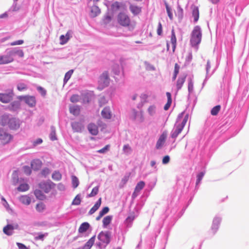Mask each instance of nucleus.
I'll return each mask as SVG.
<instances>
[{"mask_svg": "<svg viewBox=\"0 0 249 249\" xmlns=\"http://www.w3.org/2000/svg\"><path fill=\"white\" fill-rule=\"evenodd\" d=\"M191 9L192 10V14L194 18V20L196 22L198 21L199 17L198 7L195 5H192L191 7Z\"/></svg>", "mask_w": 249, "mask_h": 249, "instance_id": "nucleus-12", "label": "nucleus"}, {"mask_svg": "<svg viewBox=\"0 0 249 249\" xmlns=\"http://www.w3.org/2000/svg\"><path fill=\"white\" fill-rule=\"evenodd\" d=\"M170 157L168 156H165L162 159V163L163 164H167L169 162Z\"/></svg>", "mask_w": 249, "mask_h": 249, "instance_id": "nucleus-63", "label": "nucleus"}, {"mask_svg": "<svg viewBox=\"0 0 249 249\" xmlns=\"http://www.w3.org/2000/svg\"><path fill=\"white\" fill-rule=\"evenodd\" d=\"M117 21L120 26L127 27L130 31L133 30L136 25V22L131 20L128 15L123 12H121L117 15Z\"/></svg>", "mask_w": 249, "mask_h": 249, "instance_id": "nucleus-1", "label": "nucleus"}, {"mask_svg": "<svg viewBox=\"0 0 249 249\" xmlns=\"http://www.w3.org/2000/svg\"><path fill=\"white\" fill-rule=\"evenodd\" d=\"M42 142V140L40 138H38L36 141H34L33 144L34 146H36L37 144H40Z\"/></svg>", "mask_w": 249, "mask_h": 249, "instance_id": "nucleus-61", "label": "nucleus"}, {"mask_svg": "<svg viewBox=\"0 0 249 249\" xmlns=\"http://www.w3.org/2000/svg\"><path fill=\"white\" fill-rule=\"evenodd\" d=\"M179 69L180 67L178 63H176L175 64L174 73L172 77L173 81L175 80L177 78V75L179 73Z\"/></svg>", "mask_w": 249, "mask_h": 249, "instance_id": "nucleus-36", "label": "nucleus"}, {"mask_svg": "<svg viewBox=\"0 0 249 249\" xmlns=\"http://www.w3.org/2000/svg\"><path fill=\"white\" fill-rule=\"evenodd\" d=\"M134 219L135 215L134 213H132L127 217L125 221L126 223L131 224Z\"/></svg>", "mask_w": 249, "mask_h": 249, "instance_id": "nucleus-53", "label": "nucleus"}, {"mask_svg": "<svg viewBox=\"0 0 249 249\" xmlns=\"http://www.w3.org/2000/svg\"><path fill=\"white\" fill-rule=\"evenodd\" d=\"M34 194L38 199L43 200L46 198L45 195L39 190L36 189L35 190Z\"/></svg>", "mask_w": 249, "mask_h": 249, "instance_id": "nucleus-29", "label": "nucleus"}, {"mask_svg": "<svg viewBox=\"0 0 249 249\" xmlns=\"http://www.w3.org/2000/svg\"><path fill=\"white\" fill-rule=\"evenodd\" d=\"M98 83L99 87L98 88L100 90L108 85L109 83V78L107 71H104L101 75L98 80Z\"/></svg>", "mask_w": 249, "mask_h": 249, "instance_id": "nucleus-5", "label": "nucleus"}, {"mask_svg": "<svg viewBox=\"0 0 249 249\" xmlns=\"http://www.w3.org/2000/svg\"><path fill=\"white\" fill-rule=\"evenodd\" d=\"M14 96L13 90L8 89L5 92L0 93V102L4 104L9 103L12 101Z\"/></svg>", "mask_w": 249, "mask_h": 249, "instance_id": "nucleus-3", "label": "nucleus"}, {"mask_svg": "<svg viewBox=\"0 0 249 249\" xmlns=\"http://www.w3.org/2000/svg\"><path fill=\"white\" fill-rule=\"evenodd\" d=\"M221 109V106L220 105H217L213 107L211 111V113L213 116L217 115Z\"/></svg>", "mask_w": 249, "mask_h": 249, "instance_id": "nucleus-40", "label": "nucleus"}, {"mask_svg": "<svg viewBox=\"0 0 249 249\" xmlns=\"http://www.w3.org/2000/svg\"><path fill=\"white\" fill-rule=\"evenodd\" d=\"M129 8L131 13L134 16L138 15L142 12V7L134 4H130Z\"/></svg>", "mask_w": 249, "mask_h": 249, "instance_id": "nucleus-14", "label": "nucleus"}, {"mask_svg": "<svg viewBox=\"0 0 249 249\" xmlns=\"http://www.w3.org/2000/svg\"><path fill=\"white\" fill-rule=\"evenodd\" d=\"M167 136V133L166 131H164L161 135L160 136L157 143H156V148L160 149L161 148L163 144H164L166 138Z\"/></svg>", "mask_w": 249, "mask_h": 249, "instance_id": "nucleus-11", "label": "nucleus"}, {"mask_svg": "<svg viewBox=\"0 0 249 249\" xmlns=\"http://www.w3.org/2000/svg\"><path fill=\"white\" fill-rule=\"evenodd\" d=\"M162 27L161 23L159 22L158 24V27L157 29V34L158 35L160 36L162 34Z\"/></svg>", "mask_w": 249, "mask_h": 249, "instance_id": "nucleus-57", "label": "nucleus"}, {"mask_svg": "<svg viewBox=\"0 0 249 249\" xmlns=\"http://www.w3.org/2000/svg\"><path fill=\"white\" fill-rule=\"evenodd\" d=\"M55 184L52 182H43L39 184V187L45 193H48L54 188Z\"/></svg>", "mask_w": 249, "mask_h": 249, "instance_id": "nucleus-10", "label": "nucleus"}, {"mask_svg": "<svg viewBox=\"0 0 249 249\" xmlns=\"http://www.w3.org/2000/svg\"><path fill=\"white\" fill-rule=\"evenodd\" d=\"M73 72V70H71L69 71L65 75L64 79V83H67V81L70 79L72 74Z\"/></svg>", "mask_w": 249, "mask_h": 249, "instance_id": "nucleus-42", "label": "nucleus"}, {"mask_svg": "<svg viewBox=\"0 0 249 249\" xmlns=\"http://www.w3.org/2000/svg\"><path fill=\"white\" fill-rule=\"evenodd\" d=\"M103 117L106 119H110L111 118V112L108 107H105L101 112Z\"/></svg>", "mask_w": 249, "mask_h": 249, "instance_id": "nucleus-30", "label": "nucleus"}, {"mask_svg": "<svg viewBox=\"0 0 249 249\" xmlns=\"http://www.w3.org/2000/svg\"><path fill=\"white\" fill-rule=\"evenodd\" d=\"M20 201L24 204L29 205L31 202L30 198L27 196H21L19 198Z\"/></svg>", "mask_w": 249, "mask_h": 249, "instance_id": "nucleus-35", "label": "nucleus"}, {"mask_svg": "<svg viewBox=\"0 0 249 249\" xmlns=\"http://www.w3.org/2000/svg\"><path fill=\"white\" fill-rule=\"evenodd\" d=\"M144 186L145 183L144 181H141L139 182L135 187L134 191L132 194V197L134 198L136 197L137 196L138 194L143 188Z\"/></svg>", "mask_w": 249, "mask_h": 249, "instance_id": "nucleus-13", "label": "nucleus"}, {"mask_svg": "<svg viewBox=\"0 0 249 249\" xmlns=\"http://www.w3.org/2000/svg\"><path fill=\"white\" fill-rule=\"evenodd\" d=\"M166 94V96L167 97V102L164 107V109L165 110H167L171 106V105L172 102V100L171 94L170 92H167Z\"/></svg>", "mask_w": 249, "mask_h": 249, "instance_id": "nucleus-27", "label": "nucleus"}, {"mask_svg": "<svg viewBox=\"0 0 249 249\" xmlns=\"http://www.w3.org/2000/svg\"><path fill=\"white\" fill-rule=\"evenodd\" d=\"M81 198L79 195H77L72 202V204L74 205H78L81 203Z\"/></svg>", "mask_w": 249, "mask_h": 249, "instance_id": "nucleus-46", "label": "nucleus"}, {"mask_svg": "<svg viewBox=\"0 0 249 249\" xmlns=\"http://www.w3.org/2000/svg\"><path fill=\"white\" fill-rule=\"evenodd\" d=\"M109 211V208L107 207H104L100 212L101 214L104 215L107 213Z\"/></svg>", "mask_w": 249, "mask_h": 249, "instance_id": "nucleus-62", "label": "nucleus"}, {"mask_svg": "<svg viewBox=\"0 0 249 249\" xmlns=\"http://www.w3.org/2000/svg\"><path fill=\"white\" fill-rule=\"evenodd\" d=\"M71 126H72V129L75 132H80L82 130V125L78 122H73L71 124Z\"/></svg>", "mask_w": 249, "mask_h": 249, "instance_id": "nucleus-32", "label": "nucleus"}, {"mask_svg": "<svg viewBox=\"0 0 249 249\" xmlns=\"http://www.w3.org/2000/svg\"><path fill=\"white\" fill-rule=\"evenodd\" d=\"M10 53L12 57L15 54H17L20 57H22L24 56V53L23 51L21 50H12L10 51Z\"/></svg>", "mask_w": 249, "mask_h": 249, "instance_id": "nucleus-34", "label": "nucleus"}, {"mask_svg": "<svg viewBox=\"0 0 249 249\" xmlns=\"http://www.w3.org/2000/svg\"><path fill=\"white\" fill-rule=\"evenodd\" d=\"M147 110H148L149 114L150 115L153 116L156 113V107L155 105L150 106L148 108Z\"/></svg>", "mask_w": 249, "mask_h": 249, "instance_id": "nucleus-44", "label": "nucleus"}, {"mask_svg": "<svg viewBox=\"0 0 249 249\" xmlns=\"http://www.w3.org/2000/svg\"><path fill=\"white\" fill-rule=\"evenodd\" d=\"M124 5L121 2L118 1H115L111 5V8L113 11H118L122 8H123Z\"/></svg>", "mask_w": 249, "mask_h": 249, "instance_id": "nucleus-26", "label": "nucleus"}, {"mask_svg": "<svg viewBox=\"0 0 249 249\" xmlns=\"http://www.w3.org/2000/svg\"><path fill=\"white\" fill-rule=\"evenodd\" d=\"M100 13V9L99 8L96 6L93 5L91 8L90 16L92 17H95Z\"/></svg>", "mask_w": 249, "mask_h": 249, "instance_id": "nucleus-24", "label": "nucleus"}, {"mask_svg": "<svg viewBox=\"0 0 249 249\" xmlns=\"http://www.w3.org/2000/svg\"><path fill=\"white\" fill-rule=\"evenodd\" d=\"M61 177V174L58 172H55L52 175V178L55 180H59Z\"/></svg>", "mask_w": 249, "mask_h": 249, "instance_id": "nucleus-48", "label": "nucleus"}, {"mask_svg": "<svg viewBox=\"0 0 249 249\" xmlns=\"http://www.w3.org/2000/svg\"><path fill=\"white\" fill-rule=\"evenodd\" d=\"M113 18V16L107 15L105 16L104 21L105 23H108Z\"/></svg>", "mask_w": 249, "mask_h": 249, "instance_id": "nucleus-55", "label": "nucleus"}, {"mask_svg": "<svg viewBox=\"0 0 249 249\" xmlns=\"http://www.w3.org/2000/svg\"><path fill=\"white\" fill-rule=\"evenodd\" d=\"M70 112L74 115H77L80 112V108L77 106H71L70 107Z\"/></svg>", "mask_w": 249, "mask_h": 249, "instance_id": "nucleus-33", "label": "nucleus"}, {"mask_svg": "<svg viewBox=\"0 0 249 249\" xmlns=\"http://www.w3.org/2000/svg\"><path fill=\"white\" fill-rule=\"evenodd\" d=\"M79 100V96L77 95H73L71 98V101L72 103H75Z\"/></svg>", "mask_w": 249, "mask_h": 249, "instance_id": "nucleus-59", "label": "nucleus"}, {"mask_svg": "<svg viewBox=\"0 0 249 249\" xmlns=\"http://www.w3.org/2000/svg\"><path fill=\"white\" fill-rule=\"evenodd\" d=\"M95 236H93L92 237H91L82 249H90L91 247L94 244V243L95 242Z\"/></svg>", "mask_w": 249, "mask_h": 249, "instance_id": "nucleus-23", "label": "nucleus"}, {"mask_svg": "<svg viewBox=\"0 0 249 249\" xmlns=\"http://www.w3.org/2000/svg\"><path fill=\"white\" fill-rule=\"evenodd\" d=\"M70 36L69 32H67L66 36L61 35L60 36V44L63 45L66 43L70 39Z\"/></svg>", "mask_w": 249, "mask_h": 249, "instance_id": "nucleus-31", "label": "nucleus"}, {"mask_svg": "<svg viewBox=\"0 0 249 249\" xmlns=\"http://www.w3.org/2000/svg\"><path fill=\"white\" fill-rule=\"evenodd\" d=\"M24 41L23 40H18L16 41H14L13 42H11L10 43L11 46H15V45H21L23 43Z\"/></svg>", "mask_w": 249, "mask_h": 249, "instance_id": "nucleus-58", "label": "nucleus"}, {"mask_svg": "<svg viewBox=\"0 0 249 249\" xmlns=\"http://www.w3.org/2000/svg\"><path fill=\"white\" fill-rule=\"evenodd\" d=\"M165 7L166 9V11L168 14V16L169 18L171 20H172L173 19V14L171 12V8L170 7V6L168 5V4L167 3H165Z\"/></svg>", "mask_w": 249, "mask_h": 249, "instance_id": "nucleus-43", "label": "nucleus"}, {"mask_svg": "<svg viewBox=\"0 0 249 249\" xmlns=\"http://www.w3.org/2000/svg\"><path fill=\"white\" fill-rule=\"evenodd\" d=\"M123 150L125 153H129L132 150L131 148L128 144L124 145Z\"/></svg>", "mask_w": 249, "mask_h": 249, "instance_id": "nucleus-54", "label": "nucleus"}, {"mask_svg": "<svg viewBox=\"0 0 249 249\" xmlns=\"http://www.w3.org/2000/svg\"><path fill=\"white\" fill-rule=\"evenodd\" d=\"M98 238L102 243L108 244L110 241V233L109 231H102L99 234Z\"/></svg>", "mask_w": 249, "mask_h": 249, "instance_id": "nucleus-8", "label": "nucleus"}, {"mask_svg": "<svg viewBox=\"0 0 249 249\" xmlns=\"http://www.w3.org/2000/svg\"><path fill=\"white\" fill-rule=\"evenodd\" d=\"M14 60L13 57L11 55L10 51L4 55H0V65H4L11 63Z\"/></svg>", "mask_w": 249, "mask_h": 249, "instance_id": "nucleus-9", "label": "nucleus"}, {"mask_svg": "<svg viewBox=\"0 0 249 249\" xmlns=\"http://www.w3.org/2000/svg\"><path fill=\"white\" fill-rule=\"evenodd\" d=\"M98 191H99V187L98 186H96V187H94L92 189L91 192L88 195V196L89 197H93V196H96L98 194Z\"/></svg>", "mask_w": 249, "mask_h": 249, "instance_id": "nucleus-47", "label": "nucleus"}, {"mask_svg": "<svg viewBox=\"0 0 249 249\" xmlns=\"http://www.w3.org/2000/svg\"><path fill=\"white\" fill-rule=\"evenodd\" d=\"M36 208L38 212H41L45 209V205L43 203L41 202L37 204Z\"/></svg>", "mask_w": 249, "mask_h": 249, "instance_id": "nucleus-49", "label": "nucleus"}, {"mask_svg": "<svg viewBox=\"0 0 249 249\" xmlns=\"http://www.w3.org/2000/svg\"><path fill=\"white\" fill-rule=\"evenodd\" d=\"M17 89L19 91H22L27 89V86L24 83H19L17 86Z\"/></svg>", "mask_w": 249, "mask_h": 249, "instance_id": "nucleus-51", "label": "nucleus"}, {"mask_svg": "<svg viewBox=\"0 0 249 249\" xmlns=\"http://www.w3.org/2000/svg\"><path fill=\"white\" fill-rule=\"evenodd\" d=\"M204 174H205L204 172H201L199 173L197 175V179H196V185H198L200 182V181H201L202 178H203V177L204 176Z\"/></svg>", "mask_w": 249, "mask_h": 249, "instance_id": "nucleus-50", "label": "nucleus"}, {"mask_svg": "<svg viewBox=\"0 0 249 249\" xmlns=\"http://www.w3.org/2000/svg\"><path fill=\"white\" fill-rule=\"evenodd\" d=\"M202 31L199 26H196L191 34L190 43L192 46H197L201 41Z\"/></svg>", "mask_w": 249, "mask_h": 249, "instance_id": "nucleus-2", "label": "nucleus"}, {"mask_svg": "<svg viewBox=\"0 0 249 249\" xmlns=\"http://www.w3.org/2000/svg\"><path fill=\"white\" fill-rule=\"evenodd\" d=\"M17 245L18 248V249H29L24 244L20 243H17Z\"/></svg>", "mask_w": 249, "mask_h": 249, "instance_id": "nucleus-64", "label": "nucleus"}, {"mask_svg": "<svg viewBox=\"0 0 249 249\" xmlns=\"http://www.w3.org/2000/svg\"><path fill=\"white\" fill-rule=\"evenodd\" d=\"M189 119V114H187L182 122L180 124H178L176 127V129L175 131L172 133L171 136L173 139H176L178 136L181 132L182 129H183L184 127L186 125L188 120Z\"/></svg>", "mask_w": 249, "mask_h": 249, "instance_id": "nucleus-4", "label": "nucleus"}, {"mask_svg": "<svg viewBox=\"0 0 249 249\" xmlns=\"http://www.w3.org/2000/svg\"><path fill=\"white\" fill-rule=\"evenodd\" d=\"M29 185L26 183L21 184L18 188V191L24 192L27 191L29 189Z\"/></svg>", "mask_w": 249, "mask_h": 249, "instance_id": "nucleus-41", "label": "nucleus"}, {"mask_svg": "<svg viewBox=\"0 0 249 249\" xmlns=\"http://www.w3.org/2000/svg\"><path fill=\"white\" fill-rule=\"evenodd\" d=\"M18 98L20 100L24 101L26 104L31 107L35 106L36 104V98L33 96H20Z\"/></svg>", "mask_w": 249, "mask_h": 249, "instance_id": "nucleus-7", "label": "nucleus"}, {"mask_svg": "<svg viewBox=\"0 0 249 249\" xmlns=\"http://www.w3.org/2000/svg\"><path fill=\"white\" fill-rule=\"evenodd\" d=\"M220 221V219L218 217L213 219L212 228L214 231V232H216V230L218 229Z\"/></svg>", "mask_w": 249, "mask_h": 249, "instance_id": "nucleus-28", "label": "nucleus"}, {"mask_svg": "<svg viewBox=\"0 0 249 249\" xmlns=\"http://www.w3.org/2000/svg\"><path fill=\"white\" fill-rule=\"evenodd\" d=\"M12 136L3 129H0V141L3 144H7L12 139Z\"/></svg>", "mask_w": 249, "mask_h": 249, "instance_id": "nucleus-6", "label": "nucleus"}, {"mask_svg": "<svg viewBox=\"0 0 249 249\" xmlns=\"http://www.w3.org/2000/svg\"><path fill=\"white\" fill-rule=\"evenodd\" d=\"M20 106V103L19 101H15L10 104L9 108L11 111H16L19 108Z\"/></svg>", "mask_w": 249, "mask_h": 249, "instance_id": "nucleus-22", "label": "nucleus"}, {"mask_svg": "<svg viewBox=\"0 0 249 249\" xmlns=\"http://www.w3.org/2000/svg\"><path fill=\"white\" fill-rule=\"evenodd\" d=\"M9 127L12 129H16L19 127V124L16 118H11L8 123Z\"/></svg>", "mask_w": 249, "mask_h": 249, "instance_id": "nucleus-17", "label": "nucleus"}, {"mask_svg": "<svg viewBox=\"0 0 249 249\" xmlns=\"http://www.w3.org/2000/svg\"><path fill=\"white\" fill-rule=\"evenodd\" d=\"M23 170L24 173L26 175H29L31 173V170L30 167L28 166H25L23 167Z\"/></svg>", "mask_w": 249, "mask_h": 249, "instance_id": "nucleus-56", "label": "nucleus"}, {"mask_svg": "<svg viewBox=\"0 0 249 249\" xmlns=\"http://www.w3.org/2000/svg\"><path fill=\"white\" fill-rule=\"evenodd\" d=\"M109 148H110V145H109V144L106 145L103 148H102L100 150H98L97 151V152H98L99 153H105L109 150Z\"/></svg>", "mask_w": 249, "mask_h": 249, "instance_id": "nucleus-52", "label": "nucleus"}, {"mask_svg": "<svg viewBox=\"0 0 249 249\" xmlns=\"http://www.w3.org/2000/svg\"><path fill=\"white\" fill-rule=\"evenodd\" d=\"M171 42L172 44V51L174 53L177 45V38L174 29H172L171 32Z\"/></svg>", "mask_w": 249, "mask_h": 249, "instance_id": "nucleus-20", "label": "nucleus"}, {"mask_svg": "<svg viewBox=\"0 0 249 249\" xmlns=\"http://www.w3.org/2000/svg\"><path fill=\"white\" fill-rule=\"evenodd\" d=\"M102 198L100 197L96 202L94 205L90 209L89 211V214H92L94 213L100 207L101 204Z\"/></svg>", "mask_w": 249, "mask_h": 249, "instance_id": "nucleus-21", "label": "nucleus"}, {"mask_svg": "<svg viewBox=\"0 0 249 249\" xmlns=\"http://www.w3.org/2000/svg\"><path fill=\"white\" fill-rule=\"evenodd\" d=\"M71 180L73 188H76L79 185V180L78 178L74 176H72L71 177Z\"/></svg>", "mask_w": 249, "mask_h": 249, "instance_id": "nucleus-45", "label": "nucleus"}, {"mask_svg": "<svg viewBox=\"0 0 249 249\" xmlns=\"http://www.w3.org/2000/svg\"><path fill=\"white\" fill-rule=\"evenodd\" d=\"M14 229V226L10 224H8L3 229V232L7 235H11L13 233Z\"/></svg>", "mask_w": 249, "mask_h": 249, "instance_id": "nucleus-18", "label": "nucleus"}, {"mask_svg": "<svg viewBox=\"0 0 249 249\" xmlns=\"http://www.w3.org/2000/svg\"><path fill=\"white\" fill-rule=\"evenodd\" d=\"M112 219V216L111 215H107L104 218L103 220V224L105 227L108 225L111 222Z\"/></svg>", "mask_w": 249, "mask_h": 249, "instance_id": "nucleus-39", "label": "nucleus"}, {"mask_svg": "<svg viewBox=\"0 0 249 249\" xmlns=\"http://www.w3.org/2000/svg\"><path fill=\"white\" fill-rule=\"evenodd\" d=\"M89 224L88 222L83 223L78 229V232L80 233L86 232L89 228Z\"/></svg>", "mask_w": 249, "mask_h": 249, "instance_id": "nucleus-25", "label": "nucleus"}, {"mask_svg": "<svg viewBox=\"0 0 249 249\" xmlns=\"http://www.w3.org/2000/svg\"><path fill=\"white\" fill-rule=\"evenodd\" d=\"M10 119L7 115H3L1 117L0 123L2 125H8Z\"/></svg>", "mask_w": 249, "mask_h": 249, "instance_id": "nucleus-38", "label": "nucleus"}, {"mask_svg": "<svg viewBox=\"0 0 249 249\" xmlns=\"http://www.w3.org/2000/svg\"><path fill=\"white\" fill-rule=\"evenodd\" d=\"M37 90L40 92L42 95L45 96L46 93V90L41 87H38L37 88Z\"/></svg>", "mask_w": 249, "mask_h": 249, "instance_id": "nucleus-60", "label": "nucleus"}, {"mask_svg": "<svg viewBox=\"0 0 249 249\" xmlns=\"http://www.w3.org/2000/svg\"><path fill=\"white\" fill-rule=\"evenodd\" d=\"M88 129L89 133L93 135H97L98 133V126L93 123H90L88 125Z\"/></svg>", "mask_w": 249, "mask_h": 249, "instance_id": "nucleus-16", "label": "nucleus"}, {"mask_svg": "<svg viewBox=\"0 0 249 249\" xmlns=\"http://www.w3.org/2000/svg\"><path fill=\"white\" fill-rule=\"evenodd\" d=\"M186 76L187 75L185 74L180 76L178 78L176 83V87L178 90H180L182 87L184 82H185Z\"/></svg>", "mask_w": 249, "mask_h": 249, "instance_id": "nucleus-15", "label": "nucleus"}, {"mask_svg": "<svg viewBox=\"0 0 249 249\" xmlns=\"http://www.w3.org/2000/svg\"><path fill=\"white\" fill-rule=\"evenodd\" d=\"M31 165L34 170H38L41 167L42 162L39 160H34L32 161Z\"/></svg>", "mask_w": 249, "mask_h": 249, "instance_id": "nucleus-19", "label": "nucleus"}, {"mask_svg": "<svg viewBox=\"0 0 249 249\" xmlns=\"http://www.w3.org/2000/svg\"><path fill=\"white\" fill-rule=\"evenodd\" d=\"M188 89L189 93H192L194 91V82L193 79L189 78L188 79Z\"/></svg>", "mask_w": 249, "mask_h": 249, "instance_id": "nucleus-37", "label": "nucleus"}]
</instances>
